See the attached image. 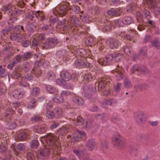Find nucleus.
I'll use <instances>...</instances> for the list:
<instances>
[{"label": "nucleus", "instance_id": "obj_1", "mask_svg": "<svg viewBox=\"0 0 160 160\" xmlns=\"http://www.w3.org/2000/svg\"><path fill=\"white\" fill-rule=\"evenodd\" d=\"M40 139L42 142L45 141L48 147H44L40 150L38 158L45 159L51 152L54 160H67L66 158H61L59 155L61 148L59 138L52 134L48 133L47 135L40 137Z\"/></svg>", "mask_w": 160, "mask_h": 160}, {"label": "nucleus", "instance_id": "obj_2", "mask_svg": "<svg viewBox=\"0 0 160 160\" xmlns=\"http://www.w3.org/2000/svg\"><path fill=\"white\" fill-rule=\"evenodd\" d=\"M69 49L74 53V55L78 58L83 57L85 58L86 57V62H84L81 59H78L75 62V64L76 67L79 68L84 67L89 68L92 67V65L88 62L91 58L88 57L87 52L86 50L83 49H78L75 46H73L70 47Z\"/></svg>", "mask_w": 160, "mask_h": 160}, {"label": "nucleus", "instance_id": "obj_3", "mask_svg": "<svg viewBox=\"0 0 160 160\" xmlns=\"http://www.w3.org/2000/svg\"><path fill=\"white\" fill-rule=\"evenodd\" d=\"M44 38V35L43 34L37 35L32 39V46H39L42 49H45L53 48L55 45L58 42V40L52 38H48L45 42Z\"/></svg>", "mask_w": 160, "mask_h": 160}, {"label": "nucleus", "instance_id": "obj_4", "mask_svg": "<svg viewBox=\"0 0 160 160\" xmlns=\"http://www.w3.org/2000/svg\"><path fill=\"white\" fill-rule=\"evenodd\" d=\"M20 105V103L19 102H11L9 105L7 106V108L2 115L3 119L5 121H9L12 118V116L15 113V110Z\"/></svg>", "mask_w": 160, "mask_h": 160}, {"label": "nucleus", "instance_id": "obj_5", "mask_svg": "<svg viewBox=\"0 0 160 160\" xmlns=\"http://www.w3.org/2000/svg\"><path fill=\"white\" fill-rule=\"evenodd\" d=\"M106 76L99 78L98 82L95 85V91L98 90L100 92H102V94L104 95H108L110 93L109 89L107 86L105 88L106 84L108 81L107 79L106 80Z\"/></svg>", "mask_w": 160, "mask_h": 160}, {"label": "nucleus", "instance_id": "obj_6", "mask_svg": "<svg viewBox=\"0 0 160 160\" xmlns=\"http://www.w3.org/2000/svg\"><path fill=\"white\" fill-rule=\"evenodd\" d=\"M123 57V55L119 53L115 52L113 54H110L108 55L105 58H100L98 60V62L102 65L106 66L109 65L110 62L114 58L116 62L120 61Z\"/></svg>", "mask_w": 160, "mask_h": 160}, {"label": "nucleus", "instance_id": "obj_7", "mask_svg": "<svg viewBox=\"0 0 160 160\" xmlns=\"http://www.w3.org/2000/svg\"><path fill=\"white\" fill-rule=\"evenodd\" d=\"M68 28L74 34H77L79 32L78 30L80 27V22L78 19L75 16L70 17L68 21Z\"/></svg>", "mask_w": 160, "mask_h": 160}, {"label": "nucleus", "instance_id": "obj_8", "mask_svg": "<svg viewBox=\"0 0 160 160\" xmlns=\"http://www.w3.org/2000/svg\"><path fill=\"white\" fill-rule=\"evenodd\" d=\"M69 6V3L66 2L58 5L53 10V14L56 16L61 17L65 15L67 13Z\"/></svg>", "mask_w": 160, "mask_h": 160}, {"label": "nucleus", "instance_id": "obj_9", "mask_svg": "<svg viewBox=\"0 0 160 160\" xmlns=\"http://www.w3.org/2000/svg\"><path fill=\"white\" fill-rule=\"evenodd\" d=\"M2 11L4 14L9 15H18L22 12V11L17 9L16 7L12 6L11 4L4 6L2 8Z\"/></svg>", "mask_w": 160, "mask_h": 160}, {"label": "nucleus", "instance_id": "obj_10", "mask_svg": "<svg viewBox=\"0 0 160 160\" xmlns=\"http://www.w3.org/2000/svg\"><path fill=\"white\" fill-rule=\"evenodd\" d=\"M76 133H72V135L67 136V142H70L71 143L74 142L75 141H79L81 140L82 138L86 137V134L85 132L80 130H77Z\"/></svg>", "mask_w": 160, "mask_h": 160}, {"label": "nucleus", "instance_id": "obj_11", "mask_svg": "<svg viewBox=\"0 0 160 160\" xmlns=\"http://www.w3.org/2000/svg\"><path fill=\"white\" fill-rule=\"evenodd\" d=\"M146 2L156 15L160 13V0H146Z\"/></svg>", "mask_w": 160, "mask_h": 160}, {"label": "nucleus", "instance_id": "obj_12", "mask_svg": "<svg viewBox=\"0 0 160 160\" xmlns=\"http://www.w3.org/2000/svg\"><path fill=\"white\" fill-rule=\"evenodd\" d=\"M98 20L100 22L101 24H99V25L101 27V28L103 32L110 31L114 28L111 23L108 21L107 19L100 18Z\"/></svg>", "mask_w": 160, "mask_h": 160}, {"label": "nucleus", "instance_id": "obj_13", "mask_svg": "<svg viewBox=\"0 0 160 160\" xmlns=\"http://www.w3.org/2000/svg\"><path fill=\"white\" fill-rule=\"evenodd\" d=\"M73 123L76 126L82 125L83 124L86 129H88L90 128L93 122L92 120L89 119L87 120L85 123H84L83 119L81 117H78L76 120H72Z\"/></svg>", "mask_w": 160, "mask_h": 160}, {"label": "nucleus", "instance_id": "obj_14", "mask_svg": "<svg viewBox=\"0 0 160 160\" xmlns=\"http://www.w3.org/2000/svg\"><path fill=\"white\" fill-rule=\"evenodd\" d=\"M37 18L38 20H43L46 19L43 13L40 11H31L29 12L28 18L32 21H34L35 18Z\"/></svg>", "mask_w": 160, "mask_h": 160}, {"label": "nucleus", "instance_id": "obj_15", "mask_svg": "<svg viewBox=\"0 0 160 160\" xmlns=\"http://www.w3.org/2000/svg\"><path fill=\"white\" fill-rule=\"evenodd\" d=\"M94 73V72L92 71H90L89 69L83 71L82 72V76L83 78V82H88L91 81L94 77L96 78V76H93Z\"/></svg>", "mask_w": 160, "mask_h": 160}, {"label": "nucleus", "instance_id": "obj_16", "mask_svg": "<svg viewBox=\"0 0 160 160\" xmlns=\"http://www.w3.org/2000/svg\"><path fill=\"white\" fill-rule=\"evenodd\" d=\"M31 73H27L25 76V78L28 80H31L32 79L34 75L37 77H38L41 74V72L39 68L35 67L31 71Z\"/></svg>", "mask_w": 160, "mask_h": 160}, {"label": "nucleus", "instance_id": "obj_17", "mask_svg": "<svg viewBox=\"0 0 160 160\" xmlns=\"http://www.w3.org/2000/svg\"><path fill=\"white\" fill-rule=\"evenodd\" d=\"M149 12L148 11L146 10H144L142 12V15L139 12L136 13V18L137 21L138 22H141L142 23V22L143 21V17H145L148 20H149L151 16L149 15Z\"/></svg>", "mask_w": 160, "mask_h": 160}, {"label": "nucleus", "instance_id": "obj_18", "mask_svg": "<svg viewBox=\"0 0 160 160\" xmlns=\"http://www.w3.org/2000/svg\"><path fill=\"white\" fill-rule=\"evenodd\" d=\"M83 90L82 95L87 98H90L92 95V93L95 91L92 86L90 85L85 86L83 88Z\"/></svg>", "mask_w": 160, "mask_h": 160}, {"label": "nucleus", "instance_id": "obj_19", "mask_svg": "<svg viewBox=\"0 0 160 160\" xmlns=\"http://www.w3.org/2000/svg\"><path fill=\"white\" fill-rule=\"evenodd\" d=\"M130 32L131 33V36L130 35L126 34L124 32L122 31H119L118 35L121 38H123L125 39L128 40H131L132 39L133 40L132 38V37H134V35L135 36L136 35V31L131 30Z\"/></svg>", "mask_w": 160, "mask_h": 160}, {"label": "nucleus", "instance_id": "obj_20", "mask_svg": "<svg viewBox=\"0 0 160 160\" xmlns=\"http://www.w3.org/2000/svg\"><path fill=\"white\" fill-rule=\"evenodd\" d=\"M56 57L62 59L65 62L68 61V58L67 52L64 50L58 51L56 53Z\"/></svg>", "mask_w": 160, "mask_h": 160}, {"label": "nucleus", "instance_id": "obj_21", "mask_svg": "<svg viewBox=\"0 0 160 160\" xmlns=\"http://www.w3.org/2000/svg\"><path fill=\"white\" fill-rule=\"evenodd\" d=\"M106 43L112 49L117 48L121 44V42L118 40L111 38L108 39Z\"/></svg>", "mask_w": 160, "mask_h": 160}, {"label": "nucleus", "instance_id": "obj_22", "mask_svg": "<svg viewBox=\"0 0 160 160\" xmlns=\"http://www.w3.org/2000/svg\"><path fill=\"white\" fill-rule=\"evenodd\" d=\"M29 138L28 131L26 130L19 131L17 136V139L19 141H23Z\"/></svg>", "mask_w": 160, "mask_h": 160}, {"label": "nucleus", "instance_id": "obj_23", "mask_svg": "<svg viewBox=\"0 0 160 160\" xmlns=\"http://www.w3.org/2000/svg\"><path fill=\"white\" fill-rule=\"evenodd\" d=\"M136 70L140 71L142 73H143L144 74H147L149 72L148 70L145 67H139L137 65H135L133 66L130 71V72L132 73H133Z\"/></svg>", "mask_w": 160, "mask_h": 160}, {"label": "nucleus", "instance_id": "obj_24", "mask_svg": "<svg viewBox=\"0 0 160 160\" xmlns=\"http://www.w3.org/2000/svg\"><path fill=\"white\" fill-rule=\"evenodd\" d=\"M122 9L117 8L114 9L112 8L108 10L107 12L108 15L110 16H117L120 15L122 12Z\"/></svg>", "mask_w": 160, "mask_h": 160}, {"label": "nucleus", "instance_id": "obj_25", "mask_svg": "<svg viewBox=\"0 0 160 160\" xmlns=\"http://www.w3.org/2000/svg\"><path fill=\"white\" fill-rule=\"evenodd\" d=\"M11 39L12 40L18 39V42H22L25 38V36L23 34L13 33L11 36Z\"/></svg>", "mask_w": 160, "mask_h": 160}, {"label": "nucleus", "instance_id": "obj_26", "mask_svg": "<svg viewBox=\"0 0 160 160\" xmlns=\"http://www.w3.org/2000/svg\"><path fill=\"white\" fill-rule=\"evenodd\" d=\"M56 83L59 85L62 86L65 89H70L72 88V85L69 84H67L66 81L64 79L58 78L56 81Z\"/></svg>", "mask_w": 160, "mask_h": 160}, {"label": "nucleus", "instance_id": "obj_27", "mask_svg": "<svg viewBox=\"0 0 160 160\" xmlns=\"http://www.w3.org/2000/svg\"><path fill=\"white\" fill-rule=\"evenodd\" d=\"M72 100L76 104L79 106L82 105L84 103L82 98L75 93L72 95Z\"/></svg>", "mask_w": 160, "mask_h": 160}, {"label": "nucleus", "instance_id": "obj_28", "mask_svg": "<svg viewBox=\"0 0 160 160\" xmlns=\"http://www.w3.org/2000/svg\"><path fill=\"white\" fill-rule=\"evenodd\" d=\"M123 69L122 67L118 66L117 67L116 69L112 71V72L114 73H117V76L118 77V80H120L122 79L123 78Z\"/></svg>", "mask_w": 160, "mask_h": 160}, {"label": "nucleus", "instance_id": "obj_29", "mask_svg": "<svg viewBox=\"0 0 160 160\" xmlns=\"http://www.w3.org/2000/svg\"><path fill=\"white\" fill-rule=\"evenodd\" d=\"M86 43L87 46H92L95 45L96 43L98 45L101 44L100 42H98L96 43V41L94 40V38L92 36L88 37L86 40Z\"/></svg>", "mask_w": 160, "mask_h": 160}, {"label": "nucleus", "instance_id": "obj_30", "mask_svg": "<svg viewBox=\"0 0 160 160\" xmlns=\"http://www.w3.org/2000/svg\"><path fill=\"white\" fill-rule=\"evenodd\" d=\"M121 138V137L120 135L118 133H116L112 138V142L114 145L120 146L121 143H122Z\"/></svg>", "mask_w": 160, "mask_h": 160}, {"label": "nucleus", "instance_id": "obj_31", "mask_svg": "<svg viewBox=\"0 0 160 160\" xmlns=\"http://www.w3.org/2000/svg\"><path fill=\"white\" fill-rule=\"evenodd\" d=\"M134 117L135 120L138 122H141L142 121L143 119L144 118L143 112H140L135 113Z\"/></svg>", "mask_w": 160, "mask_h": 160}, {"label": "nucleus", "instance_id": "obj_32", "mask_svg": "<svg viewBox=\"0 0 160 160\" xmlns=\"http://www.w3.org/2000/svg\"><path fill=\"white\" fill-rule=\"evenodd\" d=\"M24 93V92H21L19 89L12 91L11 94L14 98L18 99L22 97Z\"/></svg>", "mask_w": 160, "mask_h": 160}, {"label": "nucleus", "instance_id": "obj_33", "mask_svg": "<svg viewBox=\"0 0 160 160\" xmlns=\"http://www.w3.org/2000/svg\"><path fill=\"white\" fill-rule=\"evenodd\" d=\"M74 153L77 155L79 159L81 160H90V159L86 158L84 157V152L81 151L74 150H73Z\"/></svg>", "mask_w": 160, "mask_h": 160}, {"label": "nucleus", "instance_id": "obj_34", "mask_svg": "<svg viewBox=\"0 0 160 160\" xmlns=\"http://www.w3.org/2000/svg\"><path fill=\"white\" fill-rule=\"evenodd\" d=\"M36 132L39 133H42L45 132L47 130V127L44 124H40L35 128Z\"/></svg>", "mask_w": 160, "mask_h": 160}, {"label": "nucleus", "instance_id": "obj_35", "mask_svg": "<svg viewBox=\"0 0 160 160\" xmlns=\"http://www.w3.org/2000/svg\"><path fill=\"white\" fill-rule=\"evenodd\" d=\"M146 26L152 27L154 30V32L158 34H159L160 33V32L158 28L155 27V25L154 22L151 20H149L146 24Z\"/></svg>", "mask_w": 160, "mask_h": 160}, {"label": "nucleus", "instance_id": "obj_36", "mask_svg": "<svg viewBox=\"0 0 160 160\" xmlns=\"http://www.w3.org/2000/svg\"><path fill=\"white\" fill-rule=\"evenodd\" d=\"M60 76L62 78L64 79L66 81H68L71 78V74L68 72L64 71L61 72Z\"/></svg>", "mask_w": 160, "mask_h": 160}, {"label": "nucleus", "instance_id": "obj_37", "mask_svg": "<svg viewBox=\"0 0 160 160\" xmlns=\"http://www.w3.org/2000/svg\"><path fill=\"white\" fill-rule=\"evenodd\" d=\"M117 102V100L114 99L109 98L108 99L106 100L104 103H102L101 105L103 107H105L104 106L105 103L106 105H109L110 106H113L116 104Z\"/></svg>", "mask_w": 160, "mask_h": 160}, {"label": "nucleus", "instance_id": "obj_38", "mask_svg": "<svg viewBox=\"0 0 160 160\" xmlns=\"http://www.w3.org/2000/svg\"><path fill=\"white\" fill-rule=\"evenodd\" d=\"M128 2H132L131 3H130L127 7V12H131L134 10L136 7V3L135 2H132V1L129 0H127Z\"/></svg>", "mask_w": 160, "mask_h": 160}, {"label": "nucleus", "instance_id": "obj_39", "mask_svg": "<svg viewBox=\"0 0 160 160\" xmlns=\"http://www.w3.org/2000/svg\"><path fill=\"white\" fill-rule=\"evenodd\" d=\"M36 100L34 98H31L28 101V108L31 109L34 108L36 105Z\"/></svg>", "mask_w": 160, "mask_h": 160}, {"label": "nucleus", "instance_id": "obj_40", "mask_svg": "<svg viewBox=\"0 0 160 160\" xmlns=\"http://www.w3.org/2000/svg\"><path fill=\"white\" fill-rule=\"evenodd\" d=\"M69 130V128L68 126L63 127L61 128L58 131V133L60 135H64L67 134Z\"/></svg>", "mask_w": 160, "mask_h": 160}, {"label": "nucleus", "instance_id": "obj_41", "mask_svg": "<svg viewBox=\"0 0 160 160\" xmlns=\"http://www.w3.org/2000/svg\"><path fill=\"white\" fill-rule=\"evenodd\" d=\"M46 88L47 91L50 93H52L56 92H58V90L56 89L55 87L52 85H47L46 86Z\"/></svg>", "mask_w": 160, "mask_h": 160}, {"label": "nucleus", "instance_id": "obj_42", "mask_svg": "<svg viewBox=\"0 0 160 160\" xmlns=\"http://www.w3.org/2000/svg\"><path fill=\"white\" fill-rule=\"evenodd\" d=\"M122 23L125 25H129L133 22V19L130 17L124 18L122 20Z\"/></svg>", "mask_w": 160, "mask_h": 160}, {"label": "nucleus", "instance_id": "obj_43", "mask_svg": "<svg viewBox=\"0 0 160 160\" xmlns=\"http://www.w3.org/2000/svg\"><path fill=\"white\" fill-rule=\"evenodd\" d=\"M87 146L89 147L91 151L94 149L95 147L96 142L95 140L93 139H90L87 143Z\"/></svg>", "mask_w": 160, "mask_h": 160}, {"label": "nucleus", "instance_id": "obj_44", "mask_svg": "<svg viewBox=\"0 0 160 160\" xmlns=\"http://www.w3.org/2000/svg\"><path fill=\"white\" fill-rule=\"evenodd\" d=\"M52 99L54 102L57 103H60L62 102L63 101V98L61 95V96H59L57 94Z\"/></svg>", "mask_w": 160, "mask_h": 160}, {"label": "nucleus", "instance_id": "obj_45", "mask_svg": "<svg viewBox=\"0 0 160 160\" xmlns=\"http://www.w3.org/2000/svg\"><path fill=\"white\" fill-rule=\"evenodd\" d=\"M12 119V118L10 119L9 120V121H6V122H8V124L9 125V129H14L16 127V126H17V122L16 121L15 122H14V121L12 122V121L11 122H10V121H11V120ZM2 119H3L2 118ZM2 120L4 121V120H3V119H2ZM4 121H5V120H4Z\"/></svg>", "mask_w": 160, "mask_h": 160}, {"label": "nucleus", "instance_id": "obj_46", "mask_svg": "<svg viewBox=\"0 0 160 160\" xmlns=\"http://www.w3.org/2000/svg\"><path fill=\"white\" fill-rule=\"evenodd\" d=\"M124 87L125 88H129L132 87L130 81L126 78L124 82Z\"/></svg>", "mask_w": 160, "mask_h": 160}, {"label": "nucleus", "instance_id": "obj_47", "mask_svg": "<svg viewBox=\"0 0 160 160\" xmlns=\"http://www.w3.org/2000/svg\"><path fill=\"white\" fill-rule=\"evenodd\" d=\"M152 45L156 48L159 49L160 48V42L157 38L155 39L152 42Z\"/></svg>", "mask_w": 160, "mask_h": 160}, {"label": "nucleus", "instance_id": "obj_48", "mask_svg": "<svg viewBox=\"0 0 160 160\" xmlns=\"http://www.w3.org/2000/svg\"><path fill=\"white\" fill-rule=\"evenodd\" d=\"M7 135L6 134H0V144L1 143H7Z\"/></svg>", "mask_w": 160, "mask_h": 160}, {"label": "nucleus", "instance_id": "obj_49", "mask_svg": "<svg viewBox=\"0 0 160 160\" xmlns=\"http://www.w3.org/2000/svg\"><path fill=\"white\" fill-rule=\"evenodd\" d=\"M40 89L37 87L33 88L32 91L31 92V94L33 96H37L39 94Z\"/></svg>", "mask_w": 160, "mask_h": 160}, {"label": "nucleus", "instance_id": "obj_50", "mask_svg": "<svg viewBox=\"0 0 160 160\" xmlns=\"http://www.w3.org/2000/svg\"><path fill=\"white\" fill-rule=\"evenodd\" d=\"M46 116L49 118L52 119L54 117V113L52 111L46 110Z\"/></svg>", "mask_w": 160, "mask_h": 160}, {"label": "nucleus", "instance_id": "obj_51", "mask_svg": "<svg viewBox=\"0 0 160 160\" xmlns=\"http://www.w3.org/2000/svg\"><path fill=\"white\" fill-rule=\"evenodd\" d=\"M30 146L32 149H35L38 147V141L36 140H33L31 142Z\"/></svg>", "mask_w": 160, "mask_h": 160}, {"label": "nucleus", "instance_id": "obj_52", "mask_svg": "<svg viewBox=\"0 0 160 160\" xmlns=\"http://www.w3.org/2000/svg\"><path fill=\"white\" fill-rule=\"evenodd\" d=\"M13 29L15 31L17 32H20L22 33V34H24L23 33L24 32V31L23 26L20 25L17 26L13 28Z\"/></svg>", "mask_w": 160, "mask_h": 160}, {"label": "nucleus", "instance_id": "obj_53", "mask_svg": "<svg viewBox=\"0 0 160 160\" xmlns=\"http://www.w3.org/2000/svg\"><path fill=\"white\" fill-rule=\"evenodd\" d=\"M56 114L58 118L62 117L63 115V111L62 109L60 108H58L56 109Z\"/></svg>", "mask_w": 160, "mask_h": 160}, {"label": "nucleus", "instance_id": "obj_54", "mask_svg": "<svg viewBox=\"0 0 160 160\" xmlns=\"http://www.w3.org/2000/svg\"><path fill=\"white\" fill-rule=\"evenodd\" d=\"M80 17L82 21L85 23H87L89 21V17L87 14L80 15Z\"/></svg>", "mask_w": 160, "mask_h": 160}, {"label": "nucleus", "instance_id": "obj_55", "mask_svg": "<svg viewBox=\"0 0 160 160\" xmlns=\"http://www.w3.org/2000/svg\"><path fill=\"white\" fill-rule=\"evenodd\" d=\"M73 94L71 92L67 90L62 91L61 92V95H62V97L63 96H68L69 95H71L72 96V95Z\"/></svg>", "mask_w": 160, "mask_h": 160}, {"label": "nucleus", "instance_id": "obj_56", "mask_svg": "<svg viewBox=\"0 0 160 160\" xmlns=\"http://www.w3.org/2000/svg\"><path fill=\"white\" fill-rule=\"evenodd\" d=\"M7 148L5 143L0 144V152H4L7 150Z\"/></svg>", "mask_w": 160, "mask_h": 160}, {"label": "nucleus", "instance_id": "obj_57", "mask_svg": "<svg viewBox=\"0 0 160 160\" xmlns=\"http://www.w3.org/2000/svg\"><path fill=\"white\" fill-rule=\"evenodd\" d=\"M47 78L50 80H53L55 78V77L53 72L50 71L47 73Z\"/></svg>", "mask_w": 160, "mask_h": 160}, {"label": "nucleus", "instance_id": "obj_58", "mask_svg": "<svg viewBox=\"0 0 160 160\" xmlns=\"http://www.w3.org/2000/svg\"><path fill=\"white\" fill-rule=\"evenodd\" d=\"M12 78H20L21 77L22 78V75L18 72H15L12 74Z\"/></svg>", "mask_w": 160, "mask_h": 160}, {"label": "nucleus", "instance_id": "obj_59", "mask_svg": "<svg viewBox=\"0 0 160 160\" xmlns=\"http://www.w3.org/2000/svg\"><path fill=\"white\" fill-rule=\"evenodd\" d=\"M27 158L28 160H34V157L33 154L29 152L27 153Z\"/></svg>", "mask_w": 160, "mask_h": 160}, {"label": "nucleus", "instance_id": "obj_60", "mask_svg": "<svg viewBox=\"0 0 160 160\" xmlns=\"http://www.w3.org/2000/svg\"><path fill=\"white\" fill-rule=\"evenodd\" d=\"M25 146L22 143H18L17 146V149L21 151L24 150L25 149Z\"/></svg>", "mask_w": 160, "mask_h": 160}, {"label": "nucleus", "instance_id": "obj_61", "mask_svg": "<svg viewBox=\"0 0 160 160\" xmlns=\"http://www.w3.org/2000/svg\"><path fill=\"white\" fill-rule=\"evenodd\" d=\"M122 85L121 83H118L117 85L114 87V90L116 92H119L121 89V88Z\"/></svg>", "mask_w": 160, "mask_h": 160}, {"label": "nucleus", "instance_id": "obj_62", "mask_svg": "<svg viewBox=\"0 0 160 160\" xmlns=\"http://www.w3.org/2000/svg\"><path fill=\"white\" fill-rule=\"evenodd\" d=\"M19 85L22 86L25 88H29V84L25 82L22 81L21 82H20L19 83Z\"/></svg>", "mask_w": 160, "mask_h": 160}, {"label": "nucleus", "instance_id": "obj_63", "mask_svg": "<svg viewBox=\"0 0 160 160\" xmlns=\"http://www.w3.org/2000/svg\"><path fill=\"white\" fill-rule=\"evenodd\" d=\"M15 60H13L12 62H11L8 64L7 68L10 69H12L16 63Z\"/></svg>", "mask_w": 160, "mask_h": 160}, {"label": "nucleus", "instance_id": "obj_64", "mask_svg": "<svg viewBox=\"0 0 160 160\" xmlns=\"http://www.w3.org/2000/svg\"><path fill=\"white\" fill-rule=\"evenodd\" d=\"M31 55V53L29 52H26L24 54L23 57L24 59H28L30 58Z\"/></svg>", "mask_w": 160, "mask_h": 160}]
</instances>
